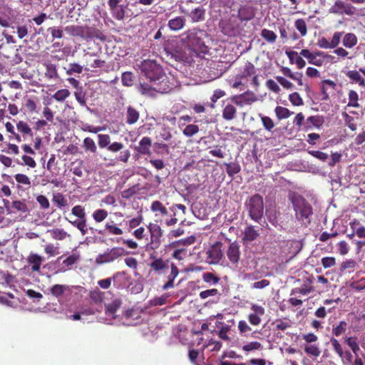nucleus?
Listing matches in <instances>:
<instances>
[{"instance_id": "19", "label": "nucleus", "mask_w": 365, "mask_h": 365, "mask_svg": "<svg viewBox=\"0 0 365 365\" xmlns=\"http://www.w3.org/2000/svg\"><path fill=\"white\" fill-rule=\"evenodd\" d=\"M152 146V140L150 138L145 136L139 142L135 150L140 155H150V148Z\"/></svg>"}, {"instance_id": "7", "label": "nucleus", "mask_w": 365, "mask_h": 365, "mask_svg": "<svg viewBox=\"0 0 365 365\" xmlns=\"http://www.w3.org/2000/svg\"><path fill=\"white\" fill-rule=\"evenodd\" d=\"M71 215L77 218L75 220H71L68 217H65V220L73 227H76L81 232L82 235L87 234L88 230H91L92 232L97 231V230H95L93 227H88L86 214L83 206L78 205L73 207L71 209ZM98 232L102 235L105 234L103 230H98Z\"/></svg>"}, {"instance_id": "29", "label": "nucleus", "mask_w": 365, "mask_h": 365, "mask_svg": "<svg viewBox=\"0 0 365 365\" xmlns=\"http://www.w3.org/2000/svg\"><path fill=\"white\" fill-rule=\"evenodd\" d=\"M150 210L153 212H156L155 216L158 215H168V211L166 207L158 200L153 201L150 206Z\"/></svg>"}, {"instance_id": "5", "label": "nucleus", "mask_w": 365, "mask_h": 365, "mask_svg": "<svg viewBox=\"0 0 365 365\" xmlns=\"http://www.w3.org/2000/svg\"><path fill=\"white\" fill-rule=\"evenodd\" d=\"M64 30L70 36H78L86 41L93 38H97L101 41L106 40L105 35L100 30L94 27L69 25L66 26Z\"/></svg>"}, {"instance_id": "32", "label": "nucleus", "mask_w": 365, "mask_h": 365, "mask_svg": "<svg viewBox=\"0 0 365 365\" xmlns=\"http://www.w3.org/2000/svg\"><path fill=\"white\" fill-rule=\"evenodd\" d=\"M346 76L349 77L354 82L358 83L360 86H365V81L357 71H349L346 73Z\"/></svg>"}, {"instance_id": "26", "label": "nucleus", "mask_w": 365, "mask_h": 365, "mask_svg": "<svg viewBox=\"0 0 365 365\" xmlns=\"http://www.w3.org/2000/svg\"><path fill=\"white\" fill-rule=\"evenodd\" d=\"M187 14L192 22H200L205 19V9L202 7H197Z\"/></svg>"}, {"instance_id": "37", "label": "nucleus", "mask_w": 365, "mask_h": 365, "mask_svg": "<svg viewBox=\"0 0 365 365\" xmlns=\"http://www.w3.org/2000/svg\"><path fill=\"white\" fill-rule=\"evenodd\" d=\"M347 329V323L344 321H341L336 326H333L332 334L336 336H339L345 331Z\"/></svg>"}, {"instance_id": "54", "label": "nucleus", "mask_w": 365, "mask_h": 365, "mask_svg": "<svg viewBox=\"0 0 365 365\" xmlns=\"http://www.w3.org/2000/svg\"><path fill=\"white\" fill-rule=\"evenodd\" d=\"M343 35H344V32H341V31H336V32L334 33L332 38H331V41H329L331 49L336 48L338 46Z\"/></svg>"}, {"instance_id": "1", "label": "nucleus", "mask_w": 365, "mask_h": 365, "mask_svg": "<svg viewBox=\"0 0 365 365\" xmlns=\"http://www.w3.org/2000/svg\"><path fill=\"white\" fill-rule=\"evenodd\" d=\"M140 70L141 74L151 83L161 86L158 88L160 93H166L172 90L173 85L169 83L168 78L163 72L162 67L155 61H143L140 66Z\"/></svg>"}, {"instance_id": "27", "label": "nucleus", "mask_w": 365, "mask_h": 365, "mask_svg": "<svg viewBox=\"0 0 365 365\" xmlns=\"http://www.w3.org/2000/svg\"><path fill=\"white\" fill-rule=\"evenodd\" d=\"M140 117L139 112L133 108L132 106H128L127 108L126 112V123L129 125H133L135 123Z\"/></svg>"}, {"instance_id": "3", "label": "nucleus", "mask_w": 365, "mask_h": 365, "mask_svg": "<svg viewBox=\"0 0 365 365\" xmlns=\"http://www.w3.org/2000/svg\"><path fill=\"white\" fill-rule=\"evenodd\" d=\"M150 259H153L150 264V268L158 274L166 273L168 269L170 268V273L167 277L168 282L163 286V289L167 290L174 287L175 279L179 274L178 267L174 263H170L168 259H163L161 257H156L153 254L150 255Z\"/></svg>"}, {"instance_id": "20", "label": "nucleus", "mask_w": 365, "mask_h": 365, "mask_svg": "<svg viewBox=\"0 0 365 365\" xmlns=\"http://www.w3.org/2000/svg\"><path fill=\"white\" fill-rule=\"evenodd\" d=\"M237 109L235 106L229 102L224 101L222 116L226 120H232L236 117Z\"/></svg>"}, {"instance_id": "44", "label": "nucleus", "mask_w": 365, "mask_h": 365, "mask_svg": "<svg viewBox=\"0 0 365 365\" xmlns=\"http://www.w3.org/2000/svg\"><path fill=\"white\" fill-rule=\"evenodd\" d=\"M359 95L355 91H350L349 93V103L347 106L359 108V104L358 103Z\"/></svg>"}, {"instance_id": "59", "label": "nucleus", "mask_w": 365, "mask_h": 365, "mask_svg": "<svg viewBox=\"0 0 365 365\" xmlns=\"http://www.w3.org/2000/svg\"><path fill=\"white\" fill-rule=\"evenodd\" d=\"M255 75V68L250 62H247L245 65L244 70L242 73V77H248Z\"/></svg>"}, {"instance_id": "50", "label": "nucleus", "mask_w": 365, "mask_h": 365, "mask_svg": "<svg viewBox=\"0 0 365 365\" xmlns=\"http://www.w3.org/2000/svg\"><path fill=\"white\" fill-rule=\"evenodd\" d=\"M16 127L18 130L24 135L33 136L32 130L26 123L21 120L16 124Z\"/></svg>"}, {"instance_id": "53", "label": "nucleus", "mask_w": 365, "mask_h": 365, "mask_svg": "<svg viewBox=\"0 0 365 365\" xmlns=\"http://www.w3.org/2000/svg\"><path fill=\"white\" fill-rule=\"evenodd\" d=\"M53 202L58 207H66L67 205V200L64 197V196L58 192L56 193L53 196Z\"/></svg>"}, {"instance_id": "9", "label": "nucleus", "mask_w": 365, "mask_h": 365, "mask_svg": "<svg viewBox=\"0 0 365 365\" xmlns=\"http://www.w3.org/2000/svg\"><path fill=\"white\" fill-rule=\"evenodd\" d=\"M127 254L125 250L120 247L108 248L103 253L97 255L96 263L97 264L111 263Z\"/></svg>"}, {"instance_id": "23", "label": "nucleus", "mask_w": 365, "mask_h": 365, "mask_svg": "<svg viewBox=\"0 0 365 365\" xmlns=\"http://www.w3.org/2000/svg\"><path fill=\"white\" fill-rule=\"evenodd\" d=\"M285 53L289 58L290 63H296L299 69H302L305 66V61L300 56H299L297 51H286Z\"/></svg>"}, {"instance_id": "16", "label": "nucleus", "mask_w": 365, "mask_h": 365, "mask_svg": "<svg viewBox=\"0 0 365 365\" xmlns=\"http://www.w3.org/2000/svg\"><path fill=\"white\" fill-rule=\"evenodd\" d=\"M252 313L248 315V321L252 325L257 326L261 323V317L264 314V308L255 304H252Z\"/></svg>"}, {"instance_id": "60", "label": "nucleus", "mask_w": 365, "mask_h": 365, "mask_svg": "<svg viewBox=\"0 0 365 365\" xmlns=\"http://www.w3.org/2000/svg\"><path fill=\"white\" fill-rule=\"evenodd\" d=\"M12 207L15 209L16 211L26 213L29 212V209L27 205L21 200H15L12 202Z\"/></svg>"}, {"instance_id": "42", "label": "nucleus", "mask_w": 365, "mask_h": 365, "mask_svg": "<svg viewBox=\"0 0 365 365\" xmlns=\"http://www.w3.org/2000/svg\"><path fill=\"white\" fill-rule=\"evenodd\" d=\"M107 216L108 212L103 209L96 210L92 214V217L96 222H103Z\"/></svg>"}, {"instance_id": "17", "label": "nucleus", "mask_w": 365, "mask_h": 365, "mask_svg": "<svg viewBox=\"0 0 365 365\" xmlns=\"http://www.w3.org/2000/svg\"><path fill=\"white\" fill-rule=\"evenodd\" d=\"M207 262L209 264H217L222 257V252L217 245L212 246L207 252Z\"/></svg>"}, {"instance_id": "49", "label": "nucleus", "mask_w": 365, "mask_h": 365, "mask_svg": "<svg viewBox=\"0 0 365 365\" xmlns=\"http://www.w3.org/2000/svg\"><path fill=\"white\" fill-rule=\"evenodd\" d=\"M121 81L125 86H131L133 84V74L132 72L126 71L122 73Z\"/></svg>"}, {"instance_id": "57", "label": "nucleus", "mask_w": 365, "mask_h": 365, "mask_svg": "<svg viewBox=\"0 0 365 365\" xmlns=\"http://www.w3.org/2000/svg\"><path fill=\"white\" fill-rule=\"evenodd\" d=\"M98 138L99 147L101 148H108L110 143V137L107 134H99Z\"/></svg>"}, {"instance_id": "47", "label": "nucleus", "mask_w": 365, "mask_h": 365, "mask_svg": "<svg viewBox=\"0 0 365 365\" xmlns=\"http://www.w3.org/2000/svg\"><path fill=\"white\" fill-rule=\"evenodd\" d=\"M342 116L344 120L345 125L349 128L352 131H354L357 129V125L354 123V118L349 115L346 112L342 113Z\"/></svg>"}, {"instance_id": "35", "label": "nucleus", "mask_w": 365, "mask_h": 365, "mask_svg": "<svg viewBox=\"0 0 365 365\" xmlns=\"http://www.w3.org/2000/svg\"><path fill=\"white\" fill-rule=\"evenodd\" d=\"M225 165L226 166V172L230 177H233L241 170L240 165L236 163H225Z\"/></svg>"}, {"instance_id": "4", "label": "nucleus", "mask_w": 365, "mask_h": 365, "mask_svg": "<svg viewBox=\"0 0 365 365\" xmlns=\"http://www.w3.org/2000/svg\"><path fill=\"white\" fill-rule=\"evenodd\" d=\"M206 36L207 34L204 30L192 28L182 33L180 38L182 43L189 49L195 52H204L206 49L204 38Z\"/></svg>"}, {"instance_id": "64", "label": "nucleus", "mask_w": 365, "mask_h": 365, "mask_svg": "<svg viewBox=\"0 0 365 365\" xmlns=\"http://www.w3.org/2000/svg\"><path fill=\"white\" fill-rule=\"evenodd\" d=\"M289 99L294 106H299L303 105V100L297 92L291 93L289 96Z\"/></svg>"}, {"instance_id": "15", "label": "nucleus", "mask_w": 365, "mask_h": 365, "mask_svg": "<svg viewBox=\"0 0 365 365\" xmlns=\"http://www.w3.org/2000/svg\"><path fill=\"white\" fill-rule=\"evenodd\" d=\"M160 85L151 83V85L146 83H140L137 86L138 91L146 97L153 98L155 97L157 93H160Z\"/></svg>"}, {"instance_id": "45", "label": "nucleus", "mask_w": 365, "mask_h": 365, "mask_svg": "<svg viewBox=\"0 0 365 365\" xmlns=\"http://www.w3.org/2000/svg\"><path fill=\"white\" fill-rule=\"evenodd\" d=\"M294 26L299 31L302 36H304L307 33V24L304 19H299L294 22Z\"/></svg>"}, {"instance_id": "33", "label": "nucleus", "mask_w": 365, "mask_h": 365, "mask_svg": "<svg viewBox=\"0 0 365 365\" xmlns=\"http://www.w3.org/2000/svg\"><path fill=\"white\" fill-rule=\"evenodd\" d=\"M127 9L126 6L120 4L116 7L110 9L113 16L117 20H122L125 17V10Z\"/></svg>"}, {"instance_id": "11", "label": "nucleus", "mask_w": 365, "mask_h": 365, "mask_svg": "<svg viewBox=\"0 0 365 365\" xmlns=\"http://www.w3.org/2000/svg\"><path fill=\"white\" fill-rule=\"evenodd\" d=\"M354 11L355 9L354 6L341 0H336L334 5L329 9L330 14L336 15H352L354 14Z\"/></svg>"}, {"instance_id": "12", "label": "nucleus", "mask_w": 365, "mask_h": 365, "mask_svg": "<svg viewBox=\"0 0 365 365\" xmlns=\"http://www.w3.org/2000/svg\"><path fill=\"white\" fill-rule=\"evenodd\" d=\"M232 102L235 103L240 107H243L245 105H250L257 100L256 95L251 91L245 92L240 95L234 96L232 98Z\"/></svg>"}, {"instance_id": "39", "label": "nucleus", "mask_w": 365, "mask_h": 365, "mask_svg": "<svg viewBox=\"0 0 365 365\" xmlns=\"http://www.w3.org/2000/svg\"><path fill=\"white\" fill-rule=\"evenodd\" d=\"M46 68L45 75L47 78L50 79L58 78L56 66L54 64L47 63L46 64Z\"/></svg>"}, {"instance_id": "25", "label": "nucleus", "mask_w": 365, "mask_h": 365, "mask_svg": "<svg viewBox=\"0 0 365 365\" xmlns=\"http://www.w3.org/2000/svg\"><path fill=\"white\" fill-rule=\"evenodd\" d=\"M27 260L29 264L31 265V270L33 272H38L41 263L44 261V258L37 254L31 253Z\"/></svg>"}, {"instance_id": "24", "label": "nucleus", "mask_w": 365, "mask_h": 365, "mask_svg": "<svg viewBox=\"0 0 365 365\" xmlns=\"http://www.w3.org/2000/svg\"><path fill=\"white\" fill-rule=\"evenodd\" d=\"M259 235V230L255 229L253 225H248L243 232L242 240L246 242H252Z\"/></svg>"}, {"instance_id": "30", "label": "nucleus", "mask_w": 365, "mask_h": 365, "mask_svg": "<svg viewBox=\"0 0 365 365\" xmlns=\"http://www.w3.org/2000/svg\"><path fill=\"white\" fill-rule=\"evenodd\" d=\"M272 324L275 326V330L284 331L292 327V322L289 319H278Z\"/></svg>"}, {"instance_id": "55", "label": "nucleus", "mask_w": 365, "mask_h": 365, "mask_svg": "<svg viewBox=\"0 0 365 365\" xmlns=\"http://www.w3.org/2000/svg\"><path fill=\"white\" fill-rule=\"evenodd\" d=\"M199 131L197 125L194 124L187 125L182 130L183 134L187 137H192Z\"/></svg>"}, {"instance_id": "58", "label": "nucleus", "mask_w": 365, "mask_h": 365, "mask_svg": "<svg viewBox=\"0 0 365 365\" xmlns=\"http://www.w3.org/2000/svg\"><path fill=\"white\" fill-rule=\"evenodd\" d=\"M14 178L19 184L26 185L27 187L31 186L30 178L24 174H16L15 175Z\"/></svg>"}, {"instance_id": "63", "label": "nucleus", "mask_w": 365, "mask_h": 365, "mask_svg": "<svg viewBox=\"0 0 365 365\" xmlns=\"http://www.w3.org/2000/svg\"><path fill=\"white\" fill-rule=\"evenodd\" d=\"M238 329L240 335L247 336V333L251 331V327L246 321L240 320L238 323Z\"/></svg>"}, {"instance_id": "61", "label": "nucleus", "mask_w": 365, "mask_h": 365, "mask_svg": "<svg viewBox=\"0 0 365 365\" xmlns=\"http://www.w3.org/2000/svg\"><path fill=\"white\" fill-rule=\"evenodd\" d=\"M83 71V66L78 63H70L66 70L68 75H73V73H81Z\"/></svg>"}, {"instance_id": "43", "label": "nucleus", "mask_w": 365, "mask_h": 365, "mask_svg": "<svg viewBox=\"0 0 365 365\" xmlns=\"http://www.w3.org/2000/svg\"><path fill=\"white\" fill-rule=\"evenodd\" d=\"M105 229L108 231V233L113 235H120L123 234V230L116 226V225L107 222L105 225Z\"/></svg>"}, {"instance_id": "2", "label": "nucleus", "mask_w": 365, "mask_h": 365, "mask_svg": "<svg viewBox=\"0 0 365 365\" xmlns=\"http://www.w3.org/2000/svg\"><path fill=\"white\" fill-rule=\"evenodd\" d=\"M289 200L292 205L296 220L306 226L310 224L313 215L310 203L302 195L295 192L289 195Z\"/></svg>"}, {"instance_id": "56", "label": "nucleus", "mask_w": 365, "mask_h": 365, "mask_svg": "<svg viewBox=\"0 0 365 365\" xmlns=\"http://www.w3.org/2000/svg\"><path fill=\"white\" fill-rule=\"evenodd\" d=\"M204 282L210 284H216L219 282L220 278L211 272H205L202 275Z\"/></svg>"}, {"instance_id": "48", "label": "nucleus", "mask_w": 365, "mask_h": 365, "mask_svg": "<svg viewBox=\"0 0 365 365\" xmlns=\"http://www.w3.org/2000/svg\"><path fill=\"white\" fill-rule=\"evenodd\" d=\"M261 36L263 38L269 43H274L277 38L276 34L274 31L267 29L262 30Z\"/></svg>"}, {"instance_id": "36", "label": "nucleus", "mask_w": 365, "mask_h": 365, "mask_svg": "<svg viewBox=\"0 0 365 365\" xmlns=\"http://www.w3.org/2000/svg\"><path fill=\"white\" fill-rule=\"evenodd\" d=\"M83 147L86 151H90L93 153H95L97 151V147L94 140L89 137H87L83 140Z\"/></svg>"}, {"instance_id": "31", "label": "nucleus", "mask_w": 365, "mask_h": 365, "mask_svg": "<svg viewBox=\"0 0 365 365\" xmlns=\"http://www.w3.org/2000/svg\"><path fill=\"white\" fill-rule=\"evenodd\" d=\"M52 238L56 240H63L66 237H70L71 235L63 229L56 228L49 231Z\"/></svg>"}, {"instance_id": "46", "label": "nucleus", "mask_w": 365, "mask_h": 365, "mask_svg": "<svg viewBox=\"0 0 365 365\" xmlns=\"http://www.w3.org/2000/svg\"><path fill=\"white\" fill-rule=\"evenodd\" d=\"M307 120L311 123L315 128H319L324 123V118L322 115L309 116Z\"/></svg>"}, {"instance_id": "38", "label": "nucleus", "mask_w": 365, "mask_h": 365, "mask_svg": "<svg viewBox=\"0 0 365 365\" xmlns=\"http://www.w3.org/2000/svg\"><path fill=\"white\" fill-rule=\"evenodd\" d=\"M275 113L277 117L279 119H285L289 118L293 113L289 109L282 106H277L275 108Z\"/></svg>"}, {"instance_id": "22", "label": "nucleus", "mask_w": 365, "mask_h": 365, "mask_svg": "<svg viewBox=\"0 0 365 365\" xmlns=\"http://www.w3.org/2000/svg\"><path fill=\"white\" fill-rule=\"evenodd\" d=\"M186 19L184 16H176L168 22V28L173 31H178L182 29L185 26Z\"/></svg>"}, {"instance_id": "8", "label": "nucleus", "mask_w": 365, "mask_h": 365, "mask_svg": "<svg viewBox=\"0 0 365 365\" xmlns=\"http://www.w3.org/2000/svg\"><path fill=\"white\" fill-rule=\"evenodd\" d=\"M81 255L79 252L73 251L68 256L63 255L58 257L53 262V269L56 274L63 273L71 270L80 261Z\"/></svg>"}, {"instance_id": "51", "label": "nucleus", "mask_w": 365, "mask_h": 365, "mask_svg": "<svg viewBox=\"0 0 365 365\" xmlns=\"http://www.w3.org/2000/svg\"><path fill=\"white\" fill-rule=\"evenodd\" d=\"M304 351L309 356L315 357L319 356L321 354L319 348L314 344L306 345L304 347Z\"/></svg>"}, {"instance_id": "40", "label": "nucleus", "mask_w": 365, "mask_h": 365, "mask_svg": "<svg viewBox=\"0 0 365 365\" xmlns=\"http://www.w3.org/2000/svg\"><path fill=\"white\" fill-rule=\"evenodd\" d=\"M153 150L158 155H164L169 153V148L168 145L162 143H155L153 144Z\"/></svg>"}, {"instance_id": "6", "label": "nucleus", "mask_w": 365, "mask_h": 365, "mask_svg": "<svg viewBox=\"0 0 365 365\" xmlns=\"http://www.w3.org/2000/svg\"><path fill=\"white\" fill-rule=\"evenodd\" d=\"M245 208L251 220L261 224L264 218V202L260 195L255 194L248 197L245 202Z\"/></svg>"}, {"instance_id": "21", "label": "nucleus", "mask_w": 365, "mask_h": 365, "mask_svg": "<svg viewBox=\"0 0 365 365\" xmlns=\"http://www.w3.org/2000/svg\"><path fill=\"white\" fill-rule=\"evenodd\" d=\"M122 305V301L120 299H115L110 303L106 305V316L113 319L116 318L115 313Z\"/></svg>"}, {"instance_id": "34", "label": "nucleus", "mask_w": 365, "mask_h": 365, "mask_svg": "<svg viewBox=\"0 0 365 365\" xmlns=\"http://www.w3.org/2000/svg\"><path fill=\"white\" fill-rule=\"evenodd\" d=\"M217 323L222 325L217 333L218 336L222 340L230 341V337L228 336L227 333L230 331L231 325L225 324L220 322Z\"/></svg>"}, {"instance_id": "28", "label": "nucleus", "mask_w": 365, "mask_h": 365, "mask_svg": "<svg viewBox=\"0 0 365 365\" xmlns=\"http://www.w3.org/2000/svg\"><path fill=\"white\" fill-rule=\"evenodd\" d=\"M357 41V37L354 34L347 33L343 37L342 44L347 48H351L356 45Z\"/></svg>"}, {"instance_id": "62", "label": "nucleus", "mask_w": 365, "mask_h": 365, "mask_svg": "<svg viewBox=\"0 0 365 365\" xmlns=\"http://www.w3.org/2000/svg\"><path fill=\"white\" fill-rule=\"evenodd\" d=\"M346 344L351 348L354 354L357 356L358 351L360 350L359 346L356 339L353 337H348L346 339Z\"/></svg>"}, {"instance_id": "52", "label": "nucleus", "mask_w": 365, "mask_h": 365, "mask_svg": "<svg viewBox=\"0 0 365 365\" xmlns=\"http://www.w3.org/2000/svg\"><path fill=\"white\" fill-rule=\"evenodd\" d=\"M69 96L70 91L68 89H61L53 94V98L57 101L62 102Z\"/></svg>"}, {"instance_id": "18", "label": "nucleus", "mask_w": 365, "mask_h": 365, "mask_svg": "<svg viewBox=\"0 0 365 365\" xmlns=\"http://www.w3.org/2000/svg\"><path fill=\"white\" fill-rule=\"evenodd\" d=\"M227 256L231 263L237 264L240 258V245L237 242L230 245L227 251Z\"/></svg>"}, {"instance_id": "13", "label": "nucleus", "mask_w": 365, "mask_h": 365, "mask_svg": "<svg viewBox=\"0 0 365 365\" xmlns=\"http://www.w3.org/2000/svg\"><path fill=\"white\" fill-rule=\"evenodd\" d=\"M299 54L300 56L306 58L310 64L316 66H322L324 64V59L318 58L324 56L323 51H317L315 52H311L308 49H302Z\"/></svg>"}, {"instance_id": "14", "label": "nucleus", "mask_w": 365, "mask_h": 365, "mask_svg": "<svg viewBox=\"0 0 365 365\" xmlns=\"http://www.w3.org/2000/svg\"><path fill=\"white\" fill-rule=\"evenodd\" d=\"M82 289L79 286H68L66 284H55L50 289V293L56 298H59L64 294L72 293L75 289Z\"/></svg>"}, {"instance_id": "10", "label": "nucleus", "mask_w": 365, "mask_h": 365, "mask_svg": "<svg viewBox=\"0 0 365 365\" xmlns=\"http://www.w3.org/2000/svg\"><path fill=\"white\" fill-rule=\"evenodd\" d=\"M148 229L150 233V242L148 245V247L155 250L160 245L163 232L160 227L157 224L150 223Z\"/></svg>"}, {"instance_id": "41", "label": "nucleus", "mask_w": 365, "mask_h": 365, "mask_svg": "<svg viewBox=\"0 0 365 365\" xmlns=\"http://www.w3.org/2000/svg\"><path fill=\"white\" fill-rule=\"evenodd\" d=\"M326 86H329L331 87L332 88H334L336 84L331 80H324L322 81V100H323V101H327L329 98V94L326 90Z\"/></svg>"}]
</instances>
